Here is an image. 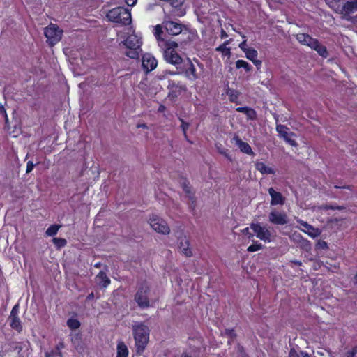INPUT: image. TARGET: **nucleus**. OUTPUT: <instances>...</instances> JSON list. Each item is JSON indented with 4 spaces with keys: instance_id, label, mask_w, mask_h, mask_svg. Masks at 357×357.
Segmentation results:
<instances>
[{
    "instance_id": "nucleus-1",
    "label": "nucleus",
    "mask_w": 357,
    "mask_h": 357,
    "mask_svg": "<svg viewBox=\"0 0 357 357\" xmlns=\"http://www.w3.org/2000/svg\"><path fill=\"white\" fill-rule=\"evenodd\" d=\"M132 333L137 353L141 354L148 344L150 329L144 323L136 322L132 325Z\"/></svg>"
},
{
    "instance_id": "nucleus-2",
    "label": "nucleus",
    "mask_w": 357,
    "mask_h": 357,
    "mask_svg": "<svg viewBox=\"0 0 357 357\" xmlns=\"http://www.w3.org/2000/svg\"><path fill=\"white\" fill-rule=\"evenodd\" d=\"M124 45L129 50L126 55L131 59H137L142 52V37L135 33L130 34L123 41Z\"/></svg>"
},
{
    "instance_id": "nucleus-3",
    "label": "nucleus",
    "mask_w": 357,
    "mask_h": 357,
    "mask_svg": "<svg viewBox=\"0 0 357 357\" xmlns=\"http://www.w3.org/2000/svg\"><path fill=\"white\" fill-rule=\"evenodd\" d=\"M107 18L110 22L123 25L130 24L132 21L130 10L123 7L110 10L107 14Z\"/></svg>"
},
{
    "instance_id": "nucleus-4",
    "label": "nucleus",
    "mask_w": 357,
    "mask_h": 357,
    "mask_svg": "<svg viewBox=\"0 0 357 357\" xmlns=\"http://www.w3.org/2000/svg\"><path fill=\"white\" fill-rule=\"evenodd\" d=\"M296 39L300 43L307 45L312 49L316 50L321 56L326 57L328 56L326 48L319 44L316 39L312 38L309 35L305 33H298L296 35Z\"/></svg>"
},
{
    "instance_id": "nucleus-5",
    "label": "nucleus",
    "mask_w": 357,
    "mask_h": 357,
    "mask_svg": "<svg viewBox=\"0 0 357 357\" xmlns=\"http://www.w3.org/2000/svg\"><path fill=\"white\" fill-rule=\"evenodd\" d=\"M178 43L174 41L166 43V48L163 52L165 60L171 64L178 65L182 63V58L176 51Z\"/></svg>"
},
{
    "instance_id": "nucleus-6",
    "label": "nucleus",
    "mask_w": 357,
    "mask_h": 357,
    "mask_svg": "<svg viewBox=\"0 0 357 357\" xmlns=\"http://www.w3.org/2000/svg\"><path fill=\"white\" fill-rule=\"evenodd\" d=\"M44 34L46 37L47 43L52 46L61 40L63 31L57 25L50 24L45 28Z\"/></svg>"
},
{
    "instance_id": "nucleus-7",
    "label": "nucleus",
    "mask_w": 357,
    "mask_h": 357,
    "mask_svg": "<svg viewBox=\"0 0 357 357\" xmlns=\"http://www.w3.org/2000/svg\"><path fill=\"white\" fill-rule=\"evenodd\" d=\"M151 228L161 234H168L170 229L167 222L156 215H152L148 220Z\"/></svg>"
},
{
    "instance_id": "nucleus-8",
    "label": "nucleus",
    "mask_w": 357,
    "mask_h": 357,
    "mask_svg": "<svg viewBox=\"0 0 357 357\" xmlns=\"http://www.w3.org/2000/svg\"><path fill=\"white\" fill-rule=\"evenodd\" d=\"M250 229L255 232L256 237L264 242L270 243L272 241L273 236L267 227L259 223H252Z\"/></svg>"
},
{
    "instance_id": "nucleus-9",
    "label": "nucleus",
    "mask_w": 357,
    "mask_h": 357,
    "mask_svg": "<svg viewBox=\"0 0 357 357\" xmlns=\"http://www.w3.org/2000/svg\"><path fill=\"white\" fill-rule=\"evenodd\" d=\"M149 287L146 284L142 285L137 290L135 301L141 308H146L149 306Z\"/></svg>"
},
{
    "instance_id": "nucleus-10",
    "label": "nucleus",
    "mask_w": 357,
    "mask_h": 357,
    "mask_svg": "<svg viewBox=\"0 0 357 357\" xmlns=\"http://www.w3.org/2000/svg\"><path fill=\"white\" fill-rule=\"evenodd\" d=\"M296 221L302 227H296L303 232L307 234L310 237L314 238L318 237L321 234V231L319 228H315L312 225L308 224L307 222H305L300 219H297Z\"/></svg>"
},
{
    "instance_id": "nucleus-11",
    "label": "nucleus",
    "mask_w": 357,
    "mask_h": 357,
    "mask_svg": "<svg viewBox=\"0 0 357 357\" xmlns=\"http://www.w3.org/2000/svg\"><path fill=\"white\" fill-rule=\"evenodd\" d=\"M142 66L144 70L149 73L157 67L158 61L152 54L146 53L142 56Z\"/></svg>"
},
{
    "instance_id": "nucleus-12",
    "label": "nucleus",
    "mask_w": 357,
    "mask_h": 357,
    "mask_svg": "<svg viewBox=\"0 0 357 357\" xmlns=\"http://www.w3.org/2000/svg\"><path fill=\"white\" fill-rule=\"evenodd\" d=\"M184 68L185 76L189 80L195 81L199 77L197 72V68L190 59H188L186 63L184 65Z\"/></svg>"
},
{
    "instance_id": "nucleus-13",
    "label": "nucleus",
    "mask_w": 357,
    "mask_h": 357,
    "mask_svg": "<svg viewBox=\"0 0 357 357\" xmlns=\"http://www.w3.org/2000/svg\"><path fill=\"white\" fill-rule=\"evenodd\" d=\"M162 24L168 33L173 36L181 33L183 28L181 24L173 21H164Z\"/></svg>"
},
{
    "instance_id": "nucleus-14",
    "label": "nucleus",
    "mask_w": 357,
    "mask_h": 357,
    "mask_svg": "<svg viewBox=\"0 0 357 357\" xmlns=\"http://www.w3.org/2000/svg\"><path fill=\"white\" fill-rule=\"evenodd\" d=\"M269 221L275 225H285L287 223V215L285 213L273 210L269 214Z\"/></svg>"
},
{
    "instance_id": "nucleus-15",
    "label": "nucleus",
    "mask_w": 357,
    "mask_h": 357,
    "mask_svg": "<svg viewBox=\"0 0 357 357\" xmlns=\"http://www.w3.org/2000/svg\"><path fill=\"white\" fill-rule=\"evenodd\" d=\"M178 249L183 255L187 257L192 255V251L189 248V241L185 236L180 233L178 236Z\"/></svg>"
},
{
    "instance_id": "nucleus-16",
    "label": "nucleus",
    "mask_w": 357,
    "mask_h": 357,
    "mask_svg": "<svg viewBox=\"0 0 357 357\" xmlns=\"http://www.w3.org/2000/svg\"><path fill=\"white\" fill-rule=\"evenodd\" d=\"M268 191L271 197V205H283L284 204L285 198L280 192L275 191L273 188H270Z\"/></svg>"
},
{
    "instance_id": "nucleus-17",
    "label": "nucleus",
    "mask_w": 357,
    "mask_h": 357,
    "mask_svg": "<svg viewBox=\"0 0 357 357\" xmlns=\"http://www.w3.org/2000/svg\"><path fill=\"white\" fill-rule=\"evenodd\" d=\"M185 86L178 83H171L169 84V92L168 96L172 98H175L178 97L183 91H185Z\"/></svg>"
},
{
    "instance_id": "nucleus-18",
    "label": "nucleus",
    "mask_w": 357,
    "mask_h": 357,
    "mask_svg": "<svg viewBox=\"0 0 357 357\" xmlns=\"http://www.w3.org/2000/svg\"><path fill=\"white\" fill-rule=\"evenodd\" d=\"M233 140L235 142L236 145L240 149V150L248 155H253L254 153L250 146L243 141H242L238 137H234Z\"/></svg>"
},
{
    "instance_id": "nucleus-19",
    "label": "nucleus",
    "mask_w": 357,
    "mask_h": 357,
    "mask_svg": "<svg viewBox=\"0 0 357 357\" xmlns=\"http://www.w3.org/2000/svg\"><path fill=\"white\" fill-rule=\"evenodd\" d=\"M245 57L251 61L257 67H259L261 65V61L257 59L258 52L254 48L250 47L245 52Z\"/></svg>"
},
{
    "instance_id": "nucleus-20",
    "label": "nucleus",
    "mask_w": 357,
    "mask_h": 357,
    "mask_svg": "<svg viewBox=\"0 0 357 357\" xmlns=\"http://www.w3.org/2000/svg\"><path fill=\"white\" fill-rule=\"evenodd\" d=\"M290 239L303 248H307L310 246V242L305 239L298 232H294L290 236Z\"/></svg>"
},
{
    "instance_id": "nucleus-21",
    "label": "nucleus",
    "mask_w": 357,
    "mask_h": 357,
    "mask_svg": "<svg viewBox=\"0 0 357 357\" xmlns=\"http://www.w3.org/2000/svg\"><path fill=\"white\" fill-rule=\"evenodd\" d=\"M96 283L103 288H106L110 284V280L107 276L106 273L100 271L95 278Z\"/></svg>"
},
{
    "instance_id": "nucleus-22",
    "label": "nucleus",
    "mask_w": 357,
    "mask_h": 357,
    "mask_svg": "<svg viewBox=\"0 0 357 357\" xmlns=\"http://www.w3.org/2000/svg\"><path fill=\"white\" fill-rule=\"evenodd\" d=\"M255 165V168L262 174H273L275 172L271 167L266 165L263 162L257 161Z\"/></svg>"
},
{
    "instance_id": "nucleus-23",
    "label": "nucleus",
    "mask_w": 357,
    "mask_h": 357,
    "mask_svg": "<svg viewBox=\"0 0 357 357\" xmlns=\"http://www.w3.org/2000/svg\"><path fill=\"white\" fill-rule=\"evenodd\" d=\"M128 349L126 344L122 341H119L117 344L116 357H128Z\"/></svg>"
},
{
    "instance_id": "nucleus-24",
    "label": "nucleus",
    "mask_w": 357,
    "mask_h": 357,
    "mask_svg": "<svg viewBox=\"0 0 357 357\" xmlns=\"http://www.w3.org/2000/svg\"><path fill=\"white\" fill-rule=\"evenodd\" d=\"M228 42H225L216 48V51L220 52L223 56L229 57L231 55V49L227 47Z\"/></svg>"
},
{
    "instance_id": "nucleus-25",
    "label": "nucleus",
    "mask_w": 357,
    "mask_h": 357,
    "mask_svg": "<svg viewBox=\"0 0 357 357\" xmlns=\"http://www.w3.org/2000/svg\"><path fill=\"white\" fill-rule=\"evenodd\" d=\"M10 326L13 328L17 330V331H21L22 330V325L21 321L19 319V317L16 315L10 316Z\"/></svg>"
},
{
    "instance_id": "nucleus-26",
    "label": "nucleus",
    "mask_w": 357,
    "mask_h": 357,
    "mask_svg": "<svg viewBox=\"0 0 357 357\" xmlns=\"http://www.w3.org/2000/svg\"><path fill=\"white\" fill-rule=\"evenodd\" d=\"M236 111L245 114L248 116V117L250 119H255L256 116L255 110L249 107H238L236 108Z\"/></svg>"
},
{
    "instance_id": "nucleus-27",
    "label": "nucleus",
    "mask_w": 357,
    "mask_h": 357,
    "mask_svg": "<svg viewBox=\"0 0 357 357\" xmlns=\"http://www.w3.org/2000/svg\"><path fill=\"white\" fill-rule=\"evenodd\" d=\"M236 67L238 69L243 68L246 72H250L252 70V66L250 63L244 60H237L236 61Z\"/></svg>"
},
{
    "instance_id": "nucleus-28",
    "label": "nucleus",
    "mask_w": 357,
    "mask_h": 357,
    "mask_svg": "<svg viewBox=\"0 0 357 357\" xmlns=\"http://www.w3.org/2000/svg\"><path fill=\"white\" fill-rule=\"evenodd\" d=\"M67 326L71 330H76L80 327V322L75 318H70L67 321Z\"/></svg>"
},
{
    "instance_id": "nucleus-29",
    "label": "nucleus",
    "mask_w": 357,
    "mask_h": 357,
    "mask_svg": "<svg viewBox=\"0 0 357 357\" xmlns=\"http://www.w3.org/2000/svg\"><path fill=\"white\" fill-rule=\"evenodd\" d=\"M276 130L282 137H287L290 132H289L288 128L283 125H278L276 126Z\"/></svg>"
},
{
    "instance_id": "nucleus-30",
    "label": "nucleus",
    "mask_w": 357,
    "mask_h": 357,
    "mask_svg": "<svg viewBox=\"0 0 357 357\" xmlns=\"http://www.w3.org/2000/svg\"><path fill=\"white\" fill-rule=\"evenodd\" d=\"M59 228H60L59 225H51L50 227L47 228L45 234L48 236H53L57 234Z\"/></svg>"
},
{
    "instance_id": "nucleus-31",
    "label": "nucleus",
    "mask_w": 357,
    "mask_h": 357,
    "mask_svg": "<svg viewBox=\"0 0 357 357\" xmlns=\"http://www.w3.org/2000/svg\"><path fill=\"white\" fill-rule=\"evenodd\" d=\"M294 137H295L294 133L290 132L288 135H287V137H284V139L287 143H289L290 145H291L293 146H297V143H296V142L294 139Z\"/></svg>"
},
{
    "instance_id": "nucleus-32",
    "label": "nucleus",
    "mask_w": 357,
    "mask_h": 357,
    "mask_svg": "<svg viewBox=\"0 0 357 357\" xmlns=\"http://www.w3.org/2000/svg\"><path fill=\"white\" fill-rule=\"evenodd\" d=\"M162 27H164L163 24H157L154 28V35L158 40H160L161 39V34L162 33Z\"/></svg>"
},
{
    "instance_id": "nucleus-33",
    "label": "nucleus",
    "mask_w": 357,
    "mask_h": 357,
    "mask_svg": "<svg viewBox=\"0 0 357 357\" xmlns=\"http://www.w3.org/2000/svg\"><path fill=\"white\" fill-rule=\"evenodd\" d=\"M52 241L54 244L59 248L65 246L66 244V241L64 238H54Z\"/></svg>"
},
{
    "instance_id": "nucleus-34",
    "label": "nucleus",
    "mask_w": 357,
    "mask_h": 357,
    "mask_svg": "<svg viewBox=\"0 0 357 357\" xmlns=\"http://www.w3.org/2000/svg\"><path fill=\"white\" fill-rule=\"evenodd\" d=\"M263 248V245L261 243H254L251 245H250L247 250L250 252L258 251Z\"/></svg>"
},
{
    "instance_id": "nucleus-35",
    "label": "nucleus",
    "mask_w": 357,
    "mask_h": 357,
    "mask_svg": "<svg viewBox=\"0 0 357 357\" xmlns=\"http://www.w3.org/2000/svg\"><path fill=\"white\" fill-rule=\"evenodd\" d=\"M243 38H244L243 41L239 44V48L245 53L247 50H248L250 47H248L247 46V41L245 40V36H243Z\"/></svg>"
},
{
    "instance_id": "nucleus-36",
    "label": "nucleus",
    "mask_w": 357,
    "mask_h": 357,
    "mask_svg": "<svg viewBox=\"0 0 357 357\" xmlns=\"http://www.w3.org/2000/svg\"><path fill=\"white\" fill-rule=\"evenodd\" d=\"M35 165L33 163V162L31 161H29L26 164V173H29L31 172L33 167H34Z\"/></svg>"
},
{
    "instance_id": "nucleus-37",
    "label": "nucleus",
    "mask_w": 357,
    "mask_h": 357,
    "mask_svg": "<svg viewBox=\"0 0 357 357\" xmlns=\"http://www.w3.org/2000/svg\"><path fill=\"white\" fill-rule=\"evenodd\" d=\"M289 357H300V354L294 349H291L289 354Z\"/></svg>"
},
{
    "instance_id": "nucleus-38",
    "label": "nucleus",
    "mask_w": 357,
    "mask_h": 357,
    "mask_svg": "<svg viewBox=\"0 0 357 357\" xmlns=\"http://www.w3.org/2000/svg\"><path fill=\"white\" fill-rule=\"evenodd\" d=\"M137 0H125L128 6H133L136 4Z\"/></svg>"
},
{
    "instance_id": "nucleus-39",
    "label": "nucleus",
    "mask_w": 357,
    "mask_h": 357,
    "mask_svg": "<svg viewBox=\"0 0 357 357\" xmlns=\"http://www.w3.org/2000/svg\"><path fill=\"white\" fill-rule=\"evenodd\" d=\"M188 127H189V124L188 123L182 121L181 128H182V129H183V130L185 134V132L188 130Z\"/></svg>"
},
{
    "instance_id": "nucleus-40",
    "label": "nucleus",
    "mask_w": 357,
    "mask_h": 357,
    "mask_svg": "<svg viewBox=\"0 0 357 357\" xmlns=\"http://www.w3.org/2000/svg\"><path fill=\"white\" fill-rule=\"evenodd\" d=\"M321 208H323L324 209L331 208V209H339V210L343 208V207H342V206L334 207V206H322Z\"/></svg>"
},
{
    "instance_id": "nucleus-41",
    "label": "nucleus",
    "mask_w": 357,
    "mask_h": 357,
    "mask_svg": "<svg viewBox=\"0 0 357 357\" xmlns=\"http://www.w3.org/2000/svg\"><path fill=\"white\" fill-rule=\"evenodd\" d=\"M356 351L355 349H354L351 351H348L347 353V357H354V355L356 354Z\"/></svg>"
},
{
    "instance_id": "nucleus-42",
    "label": "nucleus",
    "mask_w": 357,
    "mask_h": 357,
    "mask_svg": "<svg viewBox=\"0 0 357 357\" xmlns=\"http://www.w3.org/2000/svg\"><path fill=\"white\" fill-rule=\"evenodd\" d=\"M17 308H18V306L17 305H15L14 307L13 308L12 311H11V314L10 316H13V315H16L17 316Z\"/></svg>"
},
{
    "instance_id": "nucleus-43",
    "label": "nucleus",
    "mask_w": 357,
    "mask_h": 357,
    "mask_svg": "<svg viewBox=\"0 0 357 357\" xmlns=\"http://www.w3.org/2000/svg\"><path fill=\"white\" fill-rule=\"evenodd\" d=\"M241 233L243 234H245V235H247L249 234L250 233V229L249 227H246V228H244L243 229L241 230Z\"/></svg>"
},
{
    "instance_id": "nucleus-44",
    "label": "nucleus",
    "mask_w": 357,
    "mask_h": 357,
    "mask_svg": "<svg viewBox=\"0 0 357 357\" xmlns=\"http://www.w3.org/2000/svg\"><path fill=\"white\" fill-rule=\"evenodd\" d=\"M350 4L353 8H357V0H351Z\"/></svg>"
},
{
    "instance_id": "nucleus-45",
    "label": "nucleus",
    "mask_w": 357,
    "mask_h": 357,
    "mask_svg": "<svg viewBox=\"0 0 357 357\" xmlns=\"http://www.w3.org/2000/svg\"><path fill=\"white\" fill-rule=\"evenodd\" d=\"M167 74H169V75H176V73H172V72L166 71V72L165 73V75H160V76H159V77H160V79H163V78H165V75H167Z\"/></svg>"
},
{
    "instance_id": "nucleus-46",
    "label": "nucleus",
    "mask_w": 357,
    "mask_h": 357,
    "mask_svg": "<svg viewBox=\"0 0 357 357\" xmlns=\"http://www.w3.org/2000/svg\"><path fill=\"white\" fill-rule=\"evenodd\" d=\"M298 354H300V357H309V355L305 351H300Z\"/></svg>"
},
{
    "instance_id": "nucleus-47",
    "label": "nucleus",
    "mask_w": 357,
    "mask_h": 357,
    "mask_svg": "<svg viewBox=\"0 0 357 357\" xmlns=\"http://www.w3.org/2000/svg\"><path fill=\"white\" fill-rule=\"evenodd\" d=\"M0 112H2L4 114V115L6 116V120H7L8 117H7V114L6 113V111H5L4 108L1 105H0Z\"/></svg>"
},
{
    "instance_id": "nucleus-48",
    "label": "nucleus",
    "mask_w": 357,
    "mask_h": 357,
    "mask_svg": "<svg viewBox=\"0 0 357 357\" xmlns=\"http://www.w3.org/2000/svg\"><path fill=\"white\" fill-rule=\"evenodd\" d=\"M137 128H147V126H146V124H144V123H142V124H138V125H137Z\"/></svg>"
},
{
    "instance_id": "nucleus-49",
    "label": "nucleus",
    "mask_w": 357,
    "mask_h": 357,
    "mask_svg": "<svg viewBox=\"0 0 357 357\" xmlns=\"http://www.w3.org/2000/svg\"><path fill=\"white\" fill-rule=\"evenodd\" d=\"M93 297H94L93 293H91L90 294L88 295L87 299L91 300V299H93Z\"/></svg>"
},
{
    "instance_id": "nucleus-50",
    "label": "nucleus",
    "mask_w": 357,
    "mask_h": 357,
    "mask_svg": "<svg viewBox=\"0 0 357 357\" xmlns=\"http://www.w3.org/2000/svg\"><path fill=\"white\" fill-rule=\"evenodd\" d=\"M335 188H347V189L351 190V187L350 186L338 187V186L335 185Z\"/></svg>"
},
{
    "instance_id": "nucleus-51",
    "label": "nucleus",
    "mask_w": 357,
    "mask_h": 357,
    "mask_svg": "<svg viewBox=\"0 0 357 357\" xmlns=\"http://www.w3.org/2000/svg\"><path fill=\"white\" fill-rule=\"evenodd\" d=\"M227 35L226 33V32L225 31H222V33H221V37L222 38H225V37H227Z\"/></svg>"
},
{
    "instance_id": "nucleus-52",
    "label": "nucleus",
    "mask_w": 357,
    "mask_h": 357,
    "mask_svg": "<svg viewBox=\"0 0 357 357\" xmlns=\"http://www.w3.org/2000/svg\"><path fill=\"white\" fill-rule=\"evenodd\" d=\"M319 244L321 245V247L324 248L326 246V243L325 242L319 243Z\"/></svg>"
},
{
    "instance_id": "nucleus-53",
    "label": "nucleus",
    "mask_w": 357,
    "mask_h": 357,
    "mask_svg": "<svg viewBox=\"0 0 357 357\" xmlns=\"http://www.w3.org/2000/svg\"><path fill=\"white\" fill-rule=\"evenodd\" d=\"M164 109H165L164 106H162V105H161V106L159 107V111H161V112H162V111H163V110H164Z\"/></svg>"
},
{
    "instance_id": "nucleus-54",
    "label": "nucleus",
    "mask_w": 357,
    "mask_h": 357,
    "mask_svg": "<svg viewBox=\"0 0 357 357\" xmlns=\"http://www.w3.org/2000/svg\"><path fill=\"white\" fill-rule=\"evenodd\" d=\"M248 236L249 238H251L253 237V234L250 232L249 234H248Z\"/></svg>"
},
{
    "instance_id": "nucleus-55",
    "label": "nucleus",
    "mask_w": 357,
    "mask_h": 357,
    "mask_svg": "<svg viewBox=\"0 0 357 357\" xmlns=\"http://www.w3.org/2000/svg\"><path fill=\"white\" fill-rule=\"evenodd\" d=\"M52 356V354H49V353H45V357H51Z\"/></svg>"
},
{
    "instance_id": "nucleus-56",
    "label": "nucleus",
    "mask_w": 357,
    "mask_h": 357,
    "mask_svg": "<svg viewBox=\"0 0 357 357\" xmlns=\"http://www.w3.org/2000/svg\"><path fill=\"white\" fill-rule=\"evenodd\" d=\"M4 353L3 351H0V357H3Z\"/></svg>"
},
{
    "instance_id": "nucleus-57",
    "label": "nucleus",
    "mask_w": 357,
    "mask_h": 357,
    "mask_svg": "<svg viewBox=\"0 0 357 357\" xmlns=\"http://www.w3.org/2000/svg\"><path fill=\"white\" fill-rule=\"evenodd\" d=\"M63 347V344H61L59 346L57 347V349H59L60 348Z\"/></svg>"
},
{
    "instance_id": "nucleus-58",
    "label": "nucleus",
    "mask_w": 357,
    "mask_h": 357,
    "mask_svg": "<svg viewBox=\"0 0 357 357\" xmlns=\"http://www.w3.org/2000/svg\"><path fill=\"white\" fill-rule=\"evenodd\" d=\"M183 357H190V356H188V354H183Z\"/></svg>"
},
{
    "instance_id": "nucleus-59",
    "label": "nucleus",
    "mask_w": 357,
    "mask_h": 357,
    "mask_svg": "<svg viewBox=\"0 0 357 357\" xmlns=\"http://www.w3.org/2000/svg\"><path fill=\"white\" fill-rule=\"evenodd\" d=\"M355 282H356V283H357V274H356V276H355Z\"/></svg>"
},
{
    "instance_id": "nucleus-60",
    "label": "nucleus",
    "mask_w": 357,
    "mask_h": 357,
    "mask_svg": "<svg viewBox=\"0 0 357 357\" xmlns=\"http://www.w3.org/2000/svg\"><path fill=\"white\" fill-rule=\"evenodd\" d=\"M197 66L202 67V65H200L198 62H197Z\"/></svg>"
},
{
    "instance_id": "nucleus-61",
    "label": "nucleus",
    "mask_w": 357,
    "mask_h": 357,
    "mask_svg": "<svg viewBox=\"0 0 357 357\" xmlns=\"http://www.w3.org/2000/svg\"><path fill=\"white\" fill-rule=\"evenodd\" d=\"M98 266H99V265H98V264H96L95 265V266H96V267H98Z\"/></svg>"
}]
</instances>
